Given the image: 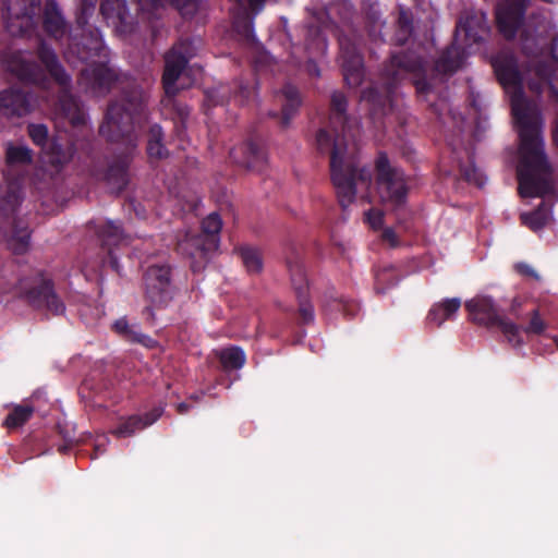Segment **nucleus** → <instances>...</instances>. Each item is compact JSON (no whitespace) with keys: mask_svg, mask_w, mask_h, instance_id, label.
Wrapping results in <instances>:
<instances>
[{"mask_svg":"<svg viewBox=\"0 0 558 558\" xmlns=\"http://www.w3.org/2000/svg\"><path fill=\"white\" fill-rule=\"evenodd\" d=\"M347 100L341 93L331 96V130H320L317 134V147L330 155L331 180L340 204L345 207L355 197L359 187H368L372 174L355 162V137L360 134L356 120L344 114Z\"/></svg>","mask_w":558,"mask_h":558,"instance_id":"1","label":"nucleus"},{"mask_svg":"<svg viewBox=\"0 0 558 558\" xmlns=\"http://www.w3.org/2000/svg\"><path fill=\"white\" fill-rule=\"evenodd\" d=\"M464 306L472 323L484 327H497L512 347H520L523 343L520 325L502 315L493 298L476 295L468 300Z\"/></svg>","mask_w":558,"mask_h":558,"instance_id":"2","label":"nucleus"},{"mask_svg":"<svg viewBox=\"0 0 558 558\" xmlns=\"http://www.w3.org/2000/svg\"><path fill=\"white\" fill-rule=\"evenodd\" d=\"M39 58L51 77L61 88L59 98L60 114L66 118L72 125H80L85 121V114L78 102L68 94L71 85V77L60 65L54 52L45 44L39 48Z\"/></svg>","mask_w":558,"mask_h":558,"instance_id":"3","label":"nucleus"},{"mask_svg":"<svg viewBox=\"0 0 558 558\" xmlns=\"http://www.w3.org/2000/svg\"><path fill=\"white\" fill-rule=\"evenodd\" d=\"M145 299L149 305L145 308L149 317L154 318L153 308H163L173 299L171 270L166 265L148 267L144 276Z\"/></svg>","mask_w":558,"mask_h":558,"instance_id":"4","label":"nucleus"},{"mask_svg":"<svg viewBox=\"0 0 558 558\" xmlns=\"http://www.w3.org/2000/svg\"><path fill=\"white\" fill-rule=\"evenodd\" d=\"M221 228L222 221L219 215L216 213L208 215L202 222L203 234L186 236V239L180 243L181 250L193 258L205 260L210 252L218 248V234Z\"/></svg>","mask_w":558,"mask_h":558,"instance_id":"5","label":"nucleus"},{"mask_svg":"<svg viewBox=\"0 0 558 558\" xmlns=\"http://www.w3.org/2000/svg\"><path fill=\"white\" fill-rule=\"evenodd\" d=\"M377 185L380 199L392 206L403 203L407 195V186L403 172L392 168L386 156L380 155L376 161Z\"/></svg>","mask_w":558,"mask_h":558,"instance_id":"6","label":"nucleus"},{"mask_svg":"<svg viewBox=\"0 0 558 558\" xmlns=\"http://www.w3.org/2000/svg\"><path fill=\"white\" fill-rule=\"evenodd\" d=\"M117 82L116 73L102 61L89 62L82 69L77 81L78 87L93 97L106 95Z\"/></svg>","mask_w":558,"mask_h":558,"instance_id":"7","label":"nucleus"},{"mask_svg":"<svg viewBox=\"0 0 558 558\" xmlns=\"http://www.w3.org/2000/svg\"><path fill=\"white\" fill-rule=\"evenodd\" d=\"M40 7V0H9L5 27L13 36L27 33L34 25V16Z\"/></svg>","mask_w":558,"mask_h":558,"instance_id":"8","label":"nucleus"},{"mask_svg":"<svg viewBox=\"0 0 558 558\" xmlns=\"http://www.w3.org/2000/svg\"><path fill=\"white\" fill-rule=\"evenodd\" d=\"M189 41L180 43L174 46L166 56V65L162 76V83L168 95H174L178 90L175 82L186 74V63L192 53Z\"/></svg>","mask_w":558,"mask_h":558,"instance_id":"9","label":"nucleus"},{"mask_svg":"<svg viewBox=\"0 0 558 558\" xmlns=\"http://www.w3.org/2000/svg\"><path fill=\"white\" fill-rule=\"evenodd\" d=\"M34 283V286L28 287L26 280L21 281V290L29 302L38 307L47 308L56 315L64 312V305L54 294L50 281L38 277Z\"/></svg>","mask_w":558,"mask_h":558,"instance_id":"10","label":"nucleus"},{"mask_svg":"<svg viewBox=\"0 0 558 558\" xmlns=\"http://www.w3.org/2000/svg\"><path fill=\"white\" fill-rule=\"evenodd\" d=\"M132 121L131 111L126 110L123 105L113 102L109 106L105 121L100 125V134L109 141H118L121 136L130 133Z\"/></svg>","mask_w":558,"mask_h":558,"instance_id":"11","label":"nucleus"},{"mask_svg":"<svg viewBox=\"0 0 558 558\" xmlns=\"http://www.w3.org/2000/svg\"><path fill=\"white\" fill-rule=\"evenodd\" d=\"M2 63L7 71L23 82L38 84L45 87V78L39 68L29 61L21 51H10L3 54Z\"/></svg>","mask_w":558,"mask_h":558,"instance_id":"12","label":"nucleus"},{"mask_svg":"<svg viewBox=\"0 0 558 558\" xmlns=\"http://www.w3.org/2000/svg\"><path fill=\"white\" fill-rule=\"evenodd\" d=\"M526 0H501L496 10L499 31L506 38H512L522 23Z\"/></svg>","mask_w":558,"mask_h":558,"instance_id":"13","label":"nucleus"},{"mask_svg":"<svg viewBox=\"0 0 558 558\" xmlns=\"http://www.w3.org/2000/svg\"><path fill=\"white\" fill-rule=\"evenodd\" d=\"M37 105V98L31 94H22L13 88L0 93V113L5 116H25L34 110Z\"/></svg>","mask_w":558,"mask_h":558,"instance_id":"14","label":"nucleus"},{"mask_svg":"<svg viewBox=\"0 0 558 558\" xmlns=\"http://www.w3.org/2000/svg\"><path fill=\"white\" fill-rule=\"evenodd\" d=\"M342 70L345 82L350 86H357L363 78V61L355 48L345 47L344 43H340Z\"/></svg>","mask_w":558,"mask_h":558,"instance_id":"15","label":"nucleus"},{"mask_svg":"<svg viewBox=\"0 0 558 558\" xmlns=\"http://www.w3.org/2000/svg\"><path fill=\"white\" fill-rule=\"evenodd\" d=\"M102 15L118 32L131 31L128 23L125 0H105L100 5Z\"/></svg>","mask_w":558,"mask_h":558,"instance_id":"16","label":"nucleus"},{"mask_svg":"<svg viewBox=\"0 0 558 558\" xmlns=\"http://www.w3.org/2000/svg\"><path fill=\"white\" fill-rule=\"evenodd\" d=\"M231 157L235 162L253 170H262L266 162L264 151L253 143H247L239 149H233Z\"/></svg>","mask_w":558,"mask_h":558,"instance_id":"17","label":"nucleus"},{"mask_svg":"<svg viewBox=\"0 0 558 558\" xmlns=\"http://www.w3.org/2000/svg\"><path fill=\"white\" fill-rule=\"evenodd\" d=\"M159 410H154L151 413L142 416H131L121 422L113 430L112 434L117 437L125 438L132 436L136 430L143 429L155 423L160 416Z\"/></svg>","mask_w":558,"mask_h":558,"instance_id":"18","label":"nucleus"},{"mask_svg":"<svg viewBox=\"0 0 558 558\" xmlns=\"http://www.w3.org/2000/svg\"><path fill=\"white\" fill-rule=\"evenodd\" d=\"M44 25L47 33L54 38H61L66 33V24L54 1H48L46 4Z\"/></svg>","mask_w":558,"mask_h":558,"instance_id":"19","label":"nucleus"},{"mask_svg":"<svg viewBox=\"0 0 558 558\" xmlns=\"http://www.w3.org/2000/svg\"><path fill=\"white\" fill-rule=\"evenodd\" d=\"M461 306L459 298L446 299L436 303L428 313L429 322L441 326L447 319H451Z\"/></svg>","mask_w":558,"mask_h":558,"instance_id":"20","label":"nucleus"},{"mask_svg":"<svg viewBox=\"0 0 558 558\" xmlns=\"http://www.w3.org/2000/svg\"><path fill=\"white\" fill-rule=\"evenodd\" d=\"M277 99L282 106L281 124L282 126H287L289 124L290 118L301 104L299 93L293 86L287 85L277 95Z\"/></svg>","mask_w":558,"mask_h":558,"instance_id":"21","label":"nucleus"},{"mask_svg":"<svg viewBox=\"0 0 558 558\" xmlns=\"http://www.w3.org/2000/svg\"><path fill=\"white\" fill-rule=\"evenodd\" d=\"M31 231L23 221H17L14 225L12 234L9 238L10 248L17 254H22L29 247Z\"/></svg>","mask_w":558,"mask_h":558,"instance_id":"22","label":"nucleus"},{"mask_svg":"<svg viewBox=\"0 0 558 558\" xmlns=\"http://www.w3.org/2000/svg\"><path fill=\"white\" fill-rule=\"evenodd\" d=\"M390 65L392 70L388 72V75L393 78L401 76L403 72H416L422 69L420 60H412L407 56H393Z\"/></svg>","mask_w":558,"mask_h":558,"instance_id":"23","label":"nucleus"},{"mask_svg":"<svg viewBox=\"0 0 558 558\" xmlns=\"http://www.w3.org/2000/svg\"><path fill=\"white\" fill-rule=\"evenodd\" d=\"M550 213L549 209L542 204L535 211L531 214H522L521 221L524 226L529 227L533 231H537L545 227L549 221Z\"/></svg>","mask_w":558,"mask_h":558,"instance_id":"24","label":"nucleus"},{"mask_svg":"<svg viewBox=\"0 0 558 558\" xmlns=\"http://www.w3.org/2000/svg\"><path fill=\"white\" fill-rule=\"evenodd\" d=\"M99 236L101 238L104 244L108 246L119 245L125 241L123 230L113 221H107L101 226L99 230Z\"/></svg>","mask_w":558,"mask_h":558,"instance_id":"25","label":"nucleus"},{"mask_svg":"<svg viewBox=\"0 0 558 558\" xmlns=\"http://www.w3.org/2000/svg\"><path fill=\"white\" fill-rule=\"evenodd\" d=\"M219 360L226 369H238L244 365L245 354L240 348H228L220 352Z\"/></svg>","mask_w":558,"mask_h":558,"instance_id":"26","label":"nucleus"},{"mask_svg":"<svg viewBox=\"0 0 558 558\" xmlns=\"http://www.w3.org/2000/svg\"><path fill=\"white\" fill-rule=\"evenodd\" d=\"M161 128L154 125L150 128L148 136L147 151L150 158L162 159L167 156V150L162 143Z\"/></svg>","mask_w":558,"mask_h":558,"instance_id":"27","label":"nucleus"},{"mask_svg":"<svg viewBox=\"0 0 558 558\" xmlns=\"http://www.w3.org/2000/svg\"><path fill=\"white\" fill-rule=\"evenodd\" d=\"M239 255L246 270L252 274H257L263 268V259L259 252L253 247H240Z\"/></svg>","mask_w":558,"mask_h":558,"instance_id":"28","label":"nucleus"},{"mask_svg":"<svg viewBox=\"0 0 558 558\" xmlns=\"http://www.w3.org/2000/svg\"><path fill=\"white\" fill-rule=\"evenodd\" d=\"M113 329L119 335L125 336L129 340L141 342L146 347H150L154 340L148 336L134 331L128 324L126 319L120 318L113 324Z\"/></svg>","mask_w":558,"mask_h":558,"instance_id":"29","label":"nucleus"},{"mask_svg":"<svg viewBox=\"0 0 558 558\" xmlns=\"http://www.w3.org/2000/svg\"><path fill=\"white\" fill-rule=\"evenodd\" d=\"M34 409L28 405H16L12 412L7 416L3 425L7 428H15L22 426L32 416Z\"/></svg>","mask_w":558,"mask_h":558,"instance_id":"30","label":"nucleus"},{"mask_svg":"<svg viewBox=\"0 0 558 558\" xmlns=\"http://www.w3.org/2000/svg\"><path fill=\"white\" fill-rule=\"evenodd\" d=\"M529 301L530 299L525 295H515L510 300L507 308L501 312V314L506 315L514 323L515 320H521L524 317V310Z\"/></svg>","mask_w":558,"mask_h":558,"instance_id":"31","label":"nucleus"},{"mask_svg":"<svg viewBox=\"0 0 558 558\" xmlns=\"http://www.w3.org/2000/svg\"><path fill=\"white\" fill-rule=\"evenodd\" d=\"M48 161L53 166H62L69 162L73 156L72 147L68 146L63 148L58 143H51L49 145V150L47 151Z\"/></svg>","mask_w":558,"mask_h":558,"instance_id":"32","label":"nucleus"},{"mask_svg":"<svg viewBox=\"0 0 558 558\" xmlns=\"http://www.w3.org/2000/svg\"><path fill=\"white\" fill-rule=\"evenodd\" d=\"M5 159L8 165H24L31 162L32 153L26 146L9 144Z\"/></svg>","mask_w":558,"mask_h":558,"instance_id":"33","label":"nucleus"},{"mask_svg":"<svg viewBox=\"0 0 558 558\" xmlns=\"http://www.w3.org/2000/svg\"><path fill=\"white\" fill-rule=\"evenodd\" d=\"M398 28L396 40L398 44L403 45L412 33V20L404 9H400L399 11Z\"/></svg>","mask_w":558,"mask_h":558,"instance_id":"34","label":"nucleus"},{"mask_svg":"<svg viewBox=\"0 0 558 558\" xmlns=\"http://www.w3.org/2000/svg\"><path fill=\"white\" fill-rule=\"evenodd\" d=\"M530 320L529 324L525 327L520 326V337L522 338L521 333L524 331L525 333H535L541 335L543 333L547 325L544 322V319L539 315V311L537 308H533L529 312Z\"/></svg>","mask_w":558,"mask_h":558,"instance_id":"35","label":"nucleus"},{"mask_svg":"<svg viewBox=\"0 0 558 558\" xmlns=\"http://www.w3.org/2000/svg\"><path fill=\"white\" fill-rule=\"evenodd\" d=\"M108 182L113 190L121 191L128 184L126 163L121 167H111L108 172Z\"/></svg>","mask_w":558,"mask_h":558,"instance_id":"36","label":"nucleus"},{"mask_svg":"<svg viewBox=\"0 0 558 558\" xmlns=\"http://www.w3.org/2000/svg\"><path fill=\"white\" fill-rule=\"evenodd\" d=\"M102 52H104L102 41H101V39H99L97 37H93L90 39V46H88V47L84 46L82 51L77 50L78 58L82 61H87L89 59V57H92V56H97L99 58L106 57V54Z\"/></svg>","mask_w":558,"mask_h":558,"instance_id":"37","label":"nucleus"},{"mask_svg":"<svg viewBox=\"0 0 558 558\" xmlns=\"http://www.w3.org/2000/svg\"><path fill=\"white\" fill-rule=\"evenodd\" d=\"M28 134L35 144L44 146L47 142L48 130L44 124H32L28 126Z\"/></svg>","mask_w":558,"mask_h":558,"instance_id":"38","label":"nucleus"},{"mask_svg":"<svg viewBox=\"0 0 558 558\" xmlns=\"http://www.w3.org/2000/svg\"><path fill=\"white\" fill-rule=\"evenodd\" d=\"M462 173L464 179L470 183H473L480 187L485 184V178L483 173L480 172V170L473 166L465 168Z\"/></svg>","mask_w":558,"mask_h":558,"instance_id":"39","label":"nucleus"},{"mask_svg":"<svg viewBox=\"0 0 558 558\" xmlns=\"http://www.w3.org/2000/svg\"><path fill=\"white\" fill-rule=\"evenodd\" d=\"M389 283L391 286L396 284L397 278L392 274V269H384L383 271L376 275V289L378 292H384V283Z\"/></svg>","mask_w":558,"mask_h":558,"instance_id":"40","label":"nucleus"},{"mask_svg":"<svg viewBox=\"0 0 558 558\" xmlns=\"http://www.w3.org/2000/svg\"><path fill=\"white\" fill-rule=\"evenodd\" d=\"M365 219L373 229H379L383 226L384 213L380 209L372 208L365 213Z\"/></svg>","mask_w":558,"mask_h":558,"instance_id":"41","label":"nucleus"},{"mask_svg":"<svg viewBox=\"0 0 558 558\" xmlns=\"http://www.w3.org/2000/svg\"><path fill=\"white\" fill-rule=\"evenodd\" d=\"M20 194L15 189H13L11 193L8 195V198L4 199V204L0 202V211H13L16 205L20 203Z\"/></svg>","mask_w":558,"mask_h":558,"instance_id":"42","label":"nucleus"},{"mask_svg":"<svg viewBox=\"0 0 558 558\" xmlns=\"http://www.w3.org/2000/svg\"><path fill=\"white\" fill-rule=\"evenodd\" d=\"M452 51H448L446 56H444L439 62L437 63V69L442 72H453L459 68L458 63L450 62L448 60V56L451 54Z\"/></svg>","mask_w":558,"mask_h":558,"instance_id":"43","label":"nucleus"},{"mask_svg":"<svg viewBox=\"0 0 558 558\" xmlns=\"http://www.w3.org/2000/svg\"><path fill=\"white\" fill-rule=\"evenodd\" d=\"M381 238L391 247H396L399 244L398 236H397L396 232L391 228L385 229L384 232H383Z\"/></svg>","mask_w":558,"mask_h":558,"instance_id":"44","label":"nucleus"},{"mask_svg":"<svg viewBox=\"0 0 558 558\" xmlns=\"http://www.w3.org/2000/svg\"><path fill=\"white\" fill-rule=\"evenodd\" d=\"M515 270L523 275V276H527V277H532L534 279H538V275L536 274V271L527 264H524V263H519L514 266Z\"/></svg>","mask_w":558,"mask_h":558,"instance_id":"45","label":"nucleus"},{"mask_svg":"<svg viewBox=\"0 0 558 558\" xmlns=\"http://www.w3.org/2000/svg\"><path fill=\"white\" fill-rule=\"evenodd\" d=\"M300 314L304 322H311L313 319V308L308 304H302L300 307Z\"/></svg>","mask_w":558,"mask_h":558,"instance_id":"46","label":"nucleus"},{"mask_svg":"<svg viewBox=\"0 0 558 558\" xmlns=\"http://www.w3.org/2000/svg\"><path fill=\"white\" fill-rule=\"evenodd\" d=\"M236 1L241 4L246 2L248 8L251 10L255 11V13H257L258 11L262 10L265 0H236Z\"/></svg>","mask_w":558,"mask_h":558,"instance_id":"47","label":"nucleus"},{"mask_svg":"<svg viewBox=\"0 0 558 558\" xmlns=\"http://www.w3.org/2000/svg\"><path fill=\"white\" fill-rule=\"evenodd\" d=\"M458 27L464 31L466 36H471V21L466 20L465 22L460 21Z\"/></svg>","mask_w":558,"mask_h":558,"instance_id":"48","label":"nucleus"},{"mask_svg":"<svg viewBox=\"0 0 558 558\" xmlns=\"http://www.w3.org/2000/svg\"><path fill=\"white\" fill-rule=\"evenodd\" d=\"M551 53L555 60L558 61V37L554 39L553 46H551Z\"/></svg>","mask_w":558,"mask_h":558,"instance_id":"49","label":"nucleus"},{"mask_svg":"<svg viewBox=\"0 0 558 558\" xmlns=\"http://www.w3.org/2000/svg\"><path fill=\"white\" fill-rule=\"evenodd\" d=\"M189 409H190V405L187 403H184V402L179 403L177 405V410H178V412L180 414H185L189 411Z\"/></svg>","mask_w":558,"mask_h":558,"instance_id":"50","label":"nucleus"},{"mask_svg":"<svg viewBox=\"0 0 558 558\" xmlns=\"http://www.w3.org/2000/svg\"><path fill=\"white\" fill-rule=\"evenodd\" d=\"M76 53V51L70 47L69 50L65 52V58L69 62H73V56Z\"/></svg>","mask_w":558,"mask_h":558,"instance_id":"51","label":"nucleus"},{"mask_svg":"<svg viewBox=\"0 0 558 558\" xmlns=\"http://www.w3.org/2000/svg\"><path fill=\"white\" fill-rule=\"evenodd\" d=\"M310 71H311V72H314V73H316V74H318V71H317V69H316V65H315V64H311V65H310Z\"/></svg>","mask_w":558,"mask_h":558,"instance_id":"52","label":"nucleus"},{"mask_svg":"<svg viewBox=\"0 0 558 558\" xmlns=\"http://www.w3.org/2000/svg\"><path fill=\"white\" fill-rule=\"evenodd\" d=\"M234 26H235L236 28H239V27H240V19H239V17H236V19L234 20Z\"/></svg>","mask_w":558,"mask_h":558,"instance_id":"53","label":"nucleus"},{"mask_svg":"<svg viewBox=\"0 0 558 558\" xmlns=\"http://www.w3.org/2000/svg\"><path fill=\"white\" fill-rule=\"evenodd\" d=\"M478 38H480V36L475 35L474 36V41H477Z\"/></svg>","mask_w":558,"mask_h":558,"instance_id":"54","label":"nucleus"},{"mask_svg":"<svg viewBox=\"0 0 558 558\" xmlns=\"http://www.w3.org/2000/svg\"><path fill=\"white\" fill-rule=\"evenodd\" d=\"M131 106H132L133 108H136V106H137V105H135L134 102H131Z\"/></svg>","mask_w":558,"mask_h":558,"instance_id":"55","label":"nucleus"}]
</instances>
